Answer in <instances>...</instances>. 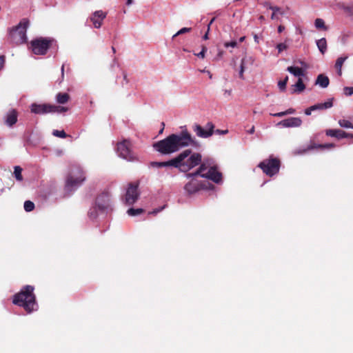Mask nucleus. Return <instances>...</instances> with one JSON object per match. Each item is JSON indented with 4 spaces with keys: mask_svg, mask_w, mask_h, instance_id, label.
I'll list each match as a JSON object with an SVG mask.
<instances>
[{
    "mask_svg": "<svg viewBox=\"0 0 353 353\" xmlns=\"http://www.w3.org/2000/svg\"><path fill=\"white\" fill-rule=\"evenodd\" d=\"M194 143L195 140L185 126L180 133L171 134L164 139L154 143L152 146L161 154H170Z\"/></svg>",
    "mask_w": 353,
    "mask_h": 353,
    "instance_id": "obj_1",
    "label": "nucleus"
},
{
    "mask_svg": "<svg viewBox=\"0 0 353 353\" xmlns=\"http://www.w3.org/2000/svg\"><path fill=\"white\" fill-rule=\"evenodd\" d=\"M34 290V288L32 285L23 286L19 292L13 296L12 303L22 307L27 313H31L36 310L37 303Z\"/></svg>",
    "mask_w": 353,
    "mask_h": 353,
    "instance_id": "obj_2",
    "label": "nucleus"
},
{
    "mask_svg": "<svg viewBox=\"0 0 353 353\" xmlns=\"http://www.w3.org/2000/svg\"><path fill=\"white\" fill-rule=\"evenodd\" d=\"M177 156H181V160L178 163V168L181 172H186L193 168L199 165L202 161L200 153L192 152L191 149H187L181 152Z\"/></svg>",
    "mask_w": 353,
    "mask_h": 353,
    "instance_id": "obj_3",
    "label": "nucleus"
},
{
    "mask_svg": "<svg viewBox=\"0 0 353 353\" xmlns=\"http://www.w3.org/2000/svg\"><path fill=\"white\" fill-rule=\"evenodd\" d=\"M28 27V21L23 19L12 28L10 31V39L16 45L24 43L27 41L26 31Z\"/></svg>",
    "mask_w": 353,
    "mask_h": 353,
    "instance_id": "obj_4",
    "label": "nucleus"
},
{
    "mask_svg": "<svg viewBox=\"0 0 353 353\" xmlns=\"http://www.w3.org/2000/svg\"><path fill=\"white\" fill-rule=\"evenodd\" d=\"M263 172L268 176H273L278 174L281 167V161L272 155L270 156L268 159L263 160L258 165Z\"/></svg>",
    "mask_w": 353,
    "mask_h": 353,
    "instance_id": "obj_5",
    "label": "nucleus"
},
{
    "mask_svg": "<svg viewBox=\"0 0 353 353\" xmlns=\"http://www.w3.org/2000/svg\"><path fill=\"white\" fill-rule=\"evenodd\" d=\"M54 40L48 37H39L33 39L30 42V48L34 54L44 55L50 48Z\"/></svg>",
    "mask_w": 353,
    "mask_h": 353,
    "instance_id": "obj_6",
    "label": "nucleus"
},
{
    "mask_svg": "<svg viewBox=\"0 0 353 353\" xmlns=\"http://www.w3.org/2000/svg\"><path fill=\"white\" fill-rule=\"evenodd\" d=\"M68 110V108L66 107H63L60 105H51V104H37L33 103L31 105V112L34 114H43L47 113H61L65 112Z\"/></svg>",
    "mask_w": 353,
    "mask_h": 353,
    "instance_id": "obj_7",
    "label": "nucleus"
},
{
    "mask_svg": "<svg viewBox=\"0 0 353 353\" xmlns=\"http://www.w3.org/2000/svg\"><path fill=\"white\" fill-rule=\"evenodd\" d=\"M117 152L119 157L128 161L137 160V156L131 150V143L129 140L125 139L117 143Z\"/></svg>",
    "mask_w": 353,
    "mask_h": 353,
    "instance_id": "obj_8",
    "label": "nucleus"
},
{
    "mask_svg": "<svg viewBox=\"0 0 353 353\" xmlns=\"http://www.w3.org/2000/svg\"><path fill=\"white\" fill-rule=\"evenodd\" d=\"M85 179L83 172L81 169H77L76 175L69 174L65 182V190L72 191L79 187Z\"/></svg>",
    "mask_w": 353,
    "mask_h": 353,
    "instance_id": "obj_9",
    "label": "nucleus"
},
{
    "mask_svg": "<svg viewBox=\"0 0 353 353\" xmlns=\"http://www.w3.org/2000/svg\"><path fill=\"white\" fill-rule=\"evenodd\" d=\"M214 125L212 122H208L203 128L201 125L194 123L192 130L199 137L208 138L214 133Z\"/></svg>",
    "mask_w": 353,
    "mask_h": 353,
    "instance_id": "obj_10",
    "label": "nucleus"
},
{
    "mask_svg": "<svg viewBox=\"0 0 353 353\" xmlns=\"http://www.w3.org/2000/svg\"><path fill=\"white\" fill-rule=\"evenodd\" d=\"M139 183H130L125 196V203L128 205L134 204L139 197L138 191Z\"/></svg>",
    "mask_w": 353,
    "mask_h": 353,
    "instance_id": "obj_11",
    "label": "nucleus"
},
{
    "mask_svg": "<svg viewBox=\"0 0 353 353\" xmlns=\"http://www.w3.org/2000/svg\"><path fill=\"white\" fill-rule=\"evenodd\" d=\"M207 186L204 182L199 181L192 179L184 186L185 190L189 194H192L202 189H206Z\"/></svg>",
    "mask_w": 353,
    "mask_h": 353,
    "instance_id": "obj_12",
    "label": "nucleus"
},
{
    "mask_svg": "<svg viewBox=\"0 0 353 353\" xmlns=\"http://www.w3.org/2000/svg\"><path fill=\"white\" fill-rule=\"evenodd\" d=\"M203 178H205L212 181L216 183H219L222 180V174L218 171L216 165L210 166L208 171L203 175Z\"/></svg>",
    "mask_w": 353,
    "mask_h": 353,
    "instance_id": "obj_13",
    "label": "nucleus"
},
{
    "mask_svg": "<svg viewBox=\"0 0 353 353\" xmlns=\"http://www.w3.org/2000/svg\"><path fill=\"white\" fill-rule=\"evenodd\" d=\"M96 205L99 210L104 211L110 206V194L108 192H103L96 199Z\"/></svg>",
    "mask_w": 353,
    "mask_h": 353,
    "instance_id": "obj_14",
    "label": "nucleus"
},
{
    "mask_svg": "<svg viewBox=\"0 0 353 353\" xmlns=\"http://www.w3.org/2000/svg\"><path fill=\"white\" fill-rule=\"evenodd\" d=\"M301 124L302 120L299 117H290L281 121L277 125L283 128H296L300 127Z\"/></svg>",
    "mask_w": 353,
    "mask_h": 353,
    "instance_id": "obj_15",
    "label": "nucleus"
},
{
    "mask_svg": "<svg viewBox=\"0 0 353 353\" xmlns=\"http://www.w3.org/2000/svg\"><path fill=\"white\" fill-rule=\"evenodd\" d=\"M106 13L102 10L95 11L90 17V21L96 28H99L102 25V21L106 17Z\"/></svg>",
    "mask_w": 353,
    "mask_h": 353,
    "instance_id": "obj_16",
    "label": "nucleus"
},
{
    "mask_svg": "<svg viewBox=\"0 0 353 353\" xmlns=\"http://www.w3.org/2000/svg\"><path fill=\"white\" fill-rule=\"evenodd\" d=\"M18 114L16 110L12 109L10 110L5 118V123L11 127L14 125L17 121Z\"/></svg>",
    "mask_w": 353,
    "mask_h": 353,
    "instance_id": "obj_17",
    "label": "nucleus"
},
{
    "mask_svg": "<svg viewBox=\"0 0 353 353\" xmlns=\"http://www.w3.org/2000/svg\"><path fill=\"white\" fill-rule=\"evenodd\" d=\"M330 83V79L329 78L324 75L323 74H320L318 75L316 80V84L319 85L323 88H325L329 85Z\"/></svg>",
    "mask_w": 353,
    "mask_h": 353,
    "instance_id": "obj_18",
    "label": "nucleus"
},
{
    "mask_svg": "<svg viewBox=\"0 0 353 353\" xmlns=\"http://www.w3.org/2000/svg\"><path fill=\"white\" fill-rule=\"evenodd\" d=\"M332 100L333 99H331L325 103H317L314 105H312V109H313L314 110H322L330 108L333 105Z\"/></svg>",
    "mask_w": 353,
    "mask_h": 353,
    "instance_id": "obj_19",
    "label": "nucleus"
},
{
    "mask_svg": "<svg viewBox=\"0 0 353 353\" xmlns=\"http://www.w3.org/2000/svg\"><path fill=\"white\" fill-rule=\"evenodd\" d=\"M181 157H182L181 156H176V157L172 159L170 161L161 162V168L162 167L172 166L174 168H178V163H179L180 161L181 160Z\"/></svg>",
    "mask_w": 353,
    "mask_h": 353,
    "instance_id": "obj_20",
    "label": "nucleus"
},
{
    "mask_svg": "<svg viewBox=\"0 0 353 353\" xmlns=\"http://www.w3.org/2000/svg\"><path fill=\"white\" fill-rule=\"evenodd\" d=\"M69 99L70 95L65 92H59L56 96V100L60 104L66 103Z\"/></svg>",
    "mask_w": 353,
    "mask_h": 353,
    "instance_id": "obj_21",
    "label": "nucleus"
},
{
    "mask_svg": "<svg viewBox=\"0 0 353 353\" xmlns=\"http://www.w3.org/2000/svg\"><path fill=\"white\" fill-rule=\"evenodd\" d=\"M287 71H288L295 77H300L304 76V71L299 67L289 66L287 68Z\"/></svg>",
    "mask_w": 353,
    "mask_h": 353,
    "instance_id": "obj_22",
    "label": "nucleus"
},
{
    "mask_svg": "<svg viewBox=\"0 0 353 353\" xmlns=\"http://www.w3.org/2000/svg\"><path fill=\"white\" fill-rule=\"evenodd\" d=\"M316 45L319 50V51L321 52V54H324L327 50V41L325 38H322L321 39H319L316 41Z\"/></svg>",
    "mask_w": 353,
    "mask_h": 353,
    "instance_id": "obj_23",
    "label": "nucleus"
},
{
    "mask_svg": "<svg viewBox=\"0 0 353 353\" xmlns=\"http://www.w3.org/2000/svg\"><path fill=\"white\" fill-rule=\"evenodd\" d=\"M347 57H339L337 59L336 63H335V68L337 70V73L339 76H341L342 74V66L345 61L346 60Z\"/></svg>",
    "mask_w": 353,
    "mask_h": 353,
    "instance_id": "obj_24",
    "label": "nucleus"
},
{
    "mask_svg": "<svg viewBox=\"0 0 353 353\" xmlns=\"http://www.w3.org/2000/svg\"><path fill=\"white\" fill-rule=\"evenodd\" d=\"M338 123L341 128L353 129V123L348 120L339 119Z\"/></svg>",
    "mask_w": 353,
    "mask_h": 353,
    "instance_id": "obj_25",
    "label": "nucleus"
},
{
    "mask_svg": "<svg viewBox=\"0 0 353 353\" xmlns=\"http://www.w3.org/2000/svg\"><path fill=\"white\" fill-rule=\"evenodd\" d=\"M22 168L20 166H15L14 168V177L17 181H21L23 180V176L21 174Z\"/></svg>",
    "mask_w": 353,
    "mask_h": 353,
    "instance_id": "obj_26",
    "label": "nucleus"
},
{
    "mask_svg": "<svg viewBox=\"0 0 353 353\" xmlns=\"http://www.w3.org/2000/svg\"><path fill=\"white\" fill-rule=\"evenodd\" d=\"M294 86L296 87L294 92H301L305 89V85L301 78H299Z\"/></svg>",
    "mask_w": 353,
    "mask_h": 353,
    "instance_id": "obj_27",
    "label": "nucleus"
},
{
    "mask_svg": "<svg viewBox=\"0 0 353 353\" xmlns=\"http://www.w3.org/2000/svg\"><path fill=\"white\" fill-rule=\"evenodd\" d=\"M319 145H321V144H317L315 143L313 141H310V143L309 145L307 147L306 149L303 150V152H299V154H303L305 153L310 150H314V149H320Z\"/></svg>",
    "mask_w": 353,
    "mask_h": 353,
    "instance_id": "obj_28",
    "label": "nucleus"
},
{
    "mask_svg": "<svg viewBox=\"0 0 353 353\" xmlns=\"http://www.w3.org/2000/svg\"><path fill=\"white\" fill-rule=\"evenodd\" d=\"M143 212H144V210L142 208H137V209L130 208L128 210L127 213L130 216H137V215L141 214Z\"/></svg>",
    "mask_w": 353,
    "mask_h": 353,
    "instance_id": "obj_29",
    "label": "nucleus"
},
{
    "mask_svg": "<svg viewBox=\"0 0 353 353\" xmlns=\"http://www.w3.org/2000/svg\"><path fill=\"white\" fill-rule=\"evenodd\" d=\"M315 26L316 28L320 29L322 28L323 30H327V28L325 25V22L322 19H316L315 20Z\"/></svg>",
    "mask_w": 353,
    "mask_h": 353,
    "instance_id": "obj_30",
    "label": "nucleus"
},
{
    "mask_svg": "<svg viewBox=\"0 0 353 353\" xmlns=\"http://www.w3.org/2000/svg\"><path fill=\"white\" fill-rule=\"evenodd\" d=\"M34 208V204L31 201H26L24 203V210L26 212H31Z\"/></svg>",
    "mask_w": 353,
    "mask_h": 353,
    "instance_id": "obj_31",
    "label": "nucleus"
},
{
    "mask_svg": "<svg viewBox=\"0 0 353 353\" xmlns=\"http://www.w3.org/2000/svg\"><path fill=\"white\" fill-rule=\"evenodd\" d=\"M288 81V77L286 76L283 80L279 81L278 82V86L281 91H283L285 90Z\"/></svg>",
    "mask_w": 353,
    "mask_h": 353,
    "instance_id": "obj_32",
    "label": "nucleus"
},
{
    "mask_svg": "<svg viewBox=\"0 0 353 353\" xmlns=\"http://www.w3.org/2000/svg\"><path fill=\"white\" fill-rule=\"evenodd\" d=\"M52 134L55 137H60V138H66L68 137V134L65 132L64 130H54L52 132Z\"/></svg>",
    "mask_w": 353,
    "mask_h": 353,
    "instance_id": "obj_33",
    "label": "nucleus"
},
{
    "mask_svg": "<svg viewBox=\"0 0 353 353\" xmlns=\"http://www.w3.org/2000/svg\"><path fill=\"white\" fill-rule=\"evenodd\" d=\"M210 165L204 161V162H202L199 164V167L198 168L199 169V171L201 172V174H205L204 172L208 170V168H209Z\"/></svg>",
    "mask_w": 353,
    "mask_h": 353,
    "instance_id": "obj_34",
    "label": "nucleus"
},
{
    "mask_svg": "<svg viewBox=\"0 0 353 353\" xmlns=\"http://www.w3.org/2000/svg\"><path fill=\"white\" fill-rule=\"evenodd\" d=\"M191 28H183L181 30H179L175 34L173 35V38H175L176 37L183 34L187 32H190L191 31Z\"/></svg>",
    "mask_w": 353,
    "mask_h": 353,
    "instance_id": "obj_35",
    "label": "nucleus"
},
{
    "mask_svg": "<svg viewBox=\"0 0 353 353\" xmlns=\"http://www.w3.org/2000/svg\"><path fill=\"white\" fill-rule=\"evenodd\" d=\"M203 174H201V172L199 171V169H197L194 172L186 174V176H187V178L194 179V177H195L196 176H201L202 177V175H203Z\"/></svg>",
    "mask_w": 353,
    "mask_h": 353,
    "instance_id": "obj_36",
    "label": "nucleus"
},
{
    "mask_svg": "<svg viewBox=\"0 0 353 353\" xmlns=\"http://www.w3.org/2000/svg\"><path fill=\"white\" fill-rule=\"evenodd\" d=\"M88 216L90 219H96L97 216L96 208H91L88 212Z\"/></svg>",
    "mask_w": 353,
    "mask_h": 353,
    "instance_id": "obj_37",
    "label": "nucleus"
},
{
    "mask_svg": "<svg viewBox=\"0 0 353 353\" xmlns=\"http://www.w3.org/2000/svg\"><path fill=\"white\" fill-rule=\"evenodd\" d=\"M335 146H336V145L334 143H325V144H321V145H319V148L321 150L331 149V148H334Z\"/></svg>",
    "mask_w": 353,
    "mask_h": 353,
    "instance_id": "obj_38",
    "label": "nucleus"
},
{
    "mask_svg": "<svg viewBox=\"0 0 353 353\" xmlns=\"http://www.w3.org/2000/svg\"><path fill=\"white\" fill-rule=\"evenodd\" d=\"M206 51H207V48L205 46H203L201 51L199 53L194 54L199 58L203 59L205 57V54Z\"/></svg>",
    "mask_w": 353,
    "mask_h": 353,
    "instance_id": "obj_39",
    "label": "nucleus"
},
{
    "mask_svg": "<svg viewBox=\"0 0 353 353\" xmlns=\"http://www.w3.org/2000/svg\"><path fill=\"white\" fill-rule=\"evenodd\" d=\"M276 48L279 53H281L283 50H286L288 48V46L285 43H280L277 44Z\"/></svg>",
    "mask_w": 353,
    "mask_h": 353,
    "instance_id": "obj_40",
    "label": "nucleus"
},
{
    "mask_svg": "<svg viewBox=\"0 0 353 353\" xmlns=\"http://www.w3.org/2000/svg\"><path fill=\"white\" fill-rule=\"evenodd\" d=\"M344 94L346 96H351L352 94H353V87H345Z\"/></svg>",
    "mask_w": 353,
    "mask_h": 353,
    "instance_id": "obj_41",
    "label": "nucleus"
},
{
    "mask_svg": "<svg viewBox=\"0 0 353 353\" xmlns=\"http://www.w3.org/2000/svg\"><path fill=\"white\" fill-rule=\"evenodd\" d=\"M224 46L225 48H229V47L235 48V47L237 46V42L236 41H232L230 42H226V43H225Z\"/></svg>",
    "mask_w": 353,
    "mask_h": 353,
    "instance_id": "obj_42",
    "label": "nucleus"
},
{
    "mask_svg": "<svg viewBox=\"0 0 353 353\" xmlns=\"http://www.w3.org/2000/svg\"><path fill=\"white\" fill-rule=\"evenodd\" d=\"M243 72H244V60L242 59L241 64V70L239 72V77L241 79H243Z\"/></svg>",
    "mask_w": 353,
    "mask_h": 353,
    "instance_id": "obj_43",
    "label": "nucleus"
},
{
    "mask_svg": "<svg viewBox=\"0 0 353 353\" xmlns=\"http://www.w3.org/2000/svg\"><path fill=\"white\" fill-rule=\"evenodd\" d=\"M150 165L152 168H161V162L152 161Z\"/></svg>",
    "mask_w": 353,
    "mask_h": 353,
    "instance_id": "obj_44",
    "label": "nucleus"
},
{
    "mask_svg": "<svg viewBox=\"0 0 353 353\" xmlns=\"http://www.w3.org/2000/svg\"><path fill=\"white\" fill-rule=\"evenodd\" d=\"M269 9L272 10L273 11V12H274V13L276 12H279L281 14H283V12H281V8L279 7L270 6Z\"/></svg>",
    "mask_w": 353,
    "mask_h": 353,
    "instance_id": "obj_45",
    "label": "nucleus"
},
{
    "mask_svg": "<svg viewBox=\"0 0 353 353\" xmlns=\"http://www.w3.org/2000/svg\"><path fill=\"white\" fill-rule=\"evenodd\" d=\"M271 115H272L273 117H282L283 116H285L286 113H285V111H283V112H277L275 114H271Z\"/></svg>",
    "mask_w": 353,
    "mask_h": 353,
    "instance_id": "obj_46",
    "label": "nucleus"
},
{
    "mask_svg": "<svg viewBox=\"0 0 353 353\" xmlns=\"http://www.w3.org/2000/svg\"><path fill=\"white\" fill-rule=\"evenodd\" d=\"M214 132H215L216 134H228V130H223L217 129L215 131L214 130Z\"/></svg>",
    "mask_w": 353,
    "mask_h": 353,
    "instance_id": "obj_47",
    "label": "nucleus"
},
{
    "mask_svg": "<svg viewBox=\"0 0 353 353\" xmlns=\"http://www.w3.org/2000/svg\"><path fill=\"white\" fill-rule=\"evenodd\" d=\"M5 63V57L3 55L0 56V70H1Z\"/></svg>",
    "mask_w": 353,
    "mask_h": 353,
    "instance_id": "obj_48",
    "label": "nucleus"
},
{
    "mask_svg": "<svg viewBox=\"0 0 353 353\" xmlns=\"http://www.w3.org/2000/svg\"><path fill=\"white\" fill-rule=\"evenodd\" d=\"M163 208H164V207H162L161 208L154 209V210L150 212L149 214H154L155 215L157 213H159L161 210H162Z\"/></svg>",
    "mask_w": 353,
    "mask_h": 353,
    "instance_id": "obj_49",
    "label": "nucleus"
},
{
    "mask_svg": "<svg viewBox=\"0 0 353 353\" xmlns=\"http://www.w3.org/2000/svg\"><path fill=\"white\" fill-rule=\"evenodd\" d=\"M312 111H314L313 109H312V106L309 107L308 108H306L305 110V114L306 115H310L312 113Z\"/></svg>",
    "mask_w": 353,
    "mask_h": 353,
    "instance_id": "obj_50",
    "label": "nucleus"
},
{
    "mask_svg": "<svg viewBox=\"0 0 353 353\" xmlns=\"http://www.w3.org/2000/svg\"><path fill=\"white\" fill-rule=\"evenodd\" d=\"M294 112H295V109L292 108L288 109L287 110H285L286 115L287 114H294Z\"/></svg>",
    "mask_w": 353,
    "mask_h": 353,
    "instance_id": "obj_51",
    "label": "nucleus"
},
{
    "mask_svg": "<svg viewBox=\"0 0 353 353\" xmlns=\"http://www.w3.org/2000/svg\"><path fill=\"white\" fill-rule=\"evenodd\" d=\"M123 81L125 82V83H128V79L127 77V74L125 72H123Z\"/></svg>",
    "mask_w": 353,
    "mask_h": 353,
    "instance_id": "obj_52",
    "label": "nucleus"
},
{
    "mask_svg": "<svg viewBox=\"0 0 353 353\" xmlns=\"http://www.w3.org/2000/svg\"><path fill=\"white\" fill-rule=\"evenodd\" d=\"M285 30V26H282V25H280L279 27H278V32L279 33L282 32L283 30Z\"/></svg>",
    "mask_w": 353,
    "mask_h": 353,
    "instance_id": "obj_53",
    "label": "nucleus"
},
{
    "mask_svg": "<svg viewBox=\"0 0 353 353\" xmlns=\"http://www.w3.org/2000/svg\"><path fill=\"white\" fill-rule=\"evenodd\" d=\"M214 21H215V17H213V18L210 20V23H209V24L208 25V30H210V26L213 23V22H214Z\"/></svg>",
    "mask_w": 353,
    "mask_h": 353,
    "instance_id": "obj_54",
    "label": "nucleus"
},
{
    "mask_svg": "<svg viewBox=\"0 0 353 353\" xmlns=\"http://www.w3.org/2000/svg\"><path fill=\"white\" fill-rule=\"evenodd\" d=\"M209 31H210V30H207V32H206V33L203 35V39L204 40H207V39H208V34H209Z\"/></svg>",
    "mask_w": 353,
    "mask_h": 353,
    "instance_id": "obj_55",
    "label": "nucleus"
},
{
    "mask_svg": "<svg viewBox=\"0 0 353 353\" xmlns=\"http://www.w3.org/2000/svg\"><path fill=\"white\" fill-rule=\"evenodd\" d=\"M254 131H255V128H254V126H252L251 128V129L248 131V132L249 134H253L254 132Z\"/></svg>",
    "mask_w": 353,
    "mask_h": 353,
    "instance_id": "obj_56",
    "label": "nucleus"
},
{
    "mask_svg": "<svg viewBox=\"0 0 353 353\" xmlns=\"http://www.w3.org/2000/svg\"><path fill=\"white\" fill-rule=\"evenodd\" d=\"M63 76H64V65H63L62 67H61V77H62V78H63Z\"/></svg>",
    "mask_w": 353,
    "mask_h": 353,
    "instance_id": "obj_57",
    "label": "nucleus"
},
{
    "mask_svg": "<svg viewBox=\"0 0 353 353\" xmlns=\"http://www.w3.org/2000/svg\"><path fill=\"white\" fill-rule=\"evenodd\" d=\"M263 6L268 8H269V6H271L270 3L269 2H265L263 3Z\"/></svg>",
    "mask_w": 353,
    "mask_h": 353,
    "instance_id": "obj_58",
    "label": "nucleus"
},
{
    "mask_svg": "<svg viewBox=\"0 0 353 353\" xmlns=\"http://www.w3.org/2000/svg\"><path fill=\"white\" fill-rule=\"evenodd\" d=\"M259 20H260L261 21H264L265 20L264 16L260 15L259 17Z\"/></svg>",
    "mask_w": 353,
    "mask_h": 353,
    "instance_id": "obj_59",
    "label": "nucleus"
},
{
    "mask_svg": "<svg viewBox=\"0 0 353 353\" xmlns=\"http://www.w3.org/2000/svg\"><path fill=\"white\" fill-rule=\"evenodd\" d=\"M132 0H127V1H126V4H127L128 6H129V5L132 4Z\"/></svg>",
    "mask_w": 353,
    "mask_h": 353,
    "instance_id": "obj_60",
    "label": "nucleus"
},
{
    "mask_svg": "<svg viewBox=\"0 0 353 353\" xmlns=\"http://www.w3.org/2000/svg\"><path fill=\"white\" fill-rule=\"evenodd\" d=\"M245 37H241L240 39H239V41L240 42H243L244 40H245Z\"/></svg>",
    "mask_w": 353,
    "mask_h": 353,
    "instance_id": "obj_61",
    "label": "nucleus"
},
{
    "mask_svg": "<svg viewBox=\"0 0 353 353\" xmlns=\"http://www.w3.org/2000/svg\"><path fill=\"white\" fill-rule=\"evenodd\" d=\"M275 17H276L275 13H274V12H273V13H272V16H271V19H275Z\"/></svg>",
    "mask_w": 353,
    "mask_h": 353,
    "instance_id": "obj_62",
    "label": "nucleus"
},
{
    "mask_svg": "<svg viewBox=\"0 0 353 353\" xmlns=\"http://www.w3.org/2000/svg\"><path fill=\"white\" fill-rule=\"evenodd\" d=\"M112 50L113 53H115V52H116V49H115V48H114V47H113V46L112 47Z\"/></svg>",
    "mask_w": 353,
    "mask_h": 353,
    "instance_id": "obj_63",
    "label": "nucleus"
},
{
    "mask_svg": "<svg viewBox=\"0 0 353 353\" xmlns=\"http://www.w3.org/2000/svg\"><path fill=\"white\" fill-rule=\"evenodd\" d=\"M162 126H163V128H162V129L161 130L160 132H161L163 130V129H164V126H165L164 123H162Z\"/></svg>",
    "mask_w": 353,
    "mask_h": 353,
    "instance_id": "obj_64",
    "label": "nucleus"
}]
</instances>
